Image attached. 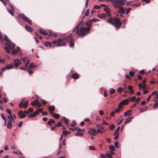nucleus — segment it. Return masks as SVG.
Here are the masks:
<instances>
[{"mask_svg":"<svg viewBox=\"0 0 158 158\" xmlns=\"http://www.w3.org/2000/svg\"><path fill=\"white\" fill-rule=\"evenodd\" d=\"M55 125L56 126V127H60L62 125V124L60 122H59L57 124H55Z\"/></svg>","mask_w":158,"mask_h":158,"instance_id":"obj_58","label":"nucleus"},{"mask_svg":"<svg viewBox=\"0 0 158 158\" xmlns=\"http://www.w3.org/2000/svg\"><path fill=\"white\" fill-rule=\"evenodd\" d=\"M130 121H131V120H130V119L129 118H127L125 119V124H126V123H128Z\"/></svg>","mask_w":158,"mask_h":158,"instance_id":"obj_50","label":"nucleus"},{"mask_svg":"<svg viewBox=\"0 0 158 158\" xmlns=\"http://www.w3.org/2000/svg\"><path fill=\"white\" fill-rule=\"evenodd\" d=\"M136 97L133 96L131 98H130V97H129L128 98L129 99V100L130 99V101L131 102H133L136 99Z\"/></svg>","mask_w":158,"mask_h":158,"instance_id":"obj_42","label":"nucleus"},{"mask_svg":"<svg viewBox=\"0 0 158 158\" xmlns=\"http://www.w3.org/2000/svg\"><path fill=\"white\" fill-rule=\"evenodd\" d=\"M123 107H121V106L119 104H118V108L116 109L115 110V112L116 113H118L120 110Z\"/></svg>","mask_w":158,"mask_h":158,"instance_id":"obj_30","label":"nucleus"},{"mask_svg":"<svg viewBox=\"0 0 158 158\" xmlns=\"http://www.w3.org/2000/svg\"><path fill=\"white\" fill-rule=\"evenodd\" d=\"M28 117L29 118H32L34 117V115L33 114V113L30 114H29L28 115Z\"/></svg>","mask_w":158,"mask_h":158,"instance_id":"obj_57","label":"nucleus"},{"mask_svg":"<svg viewBox=\"0 0 158 158\" xmlns=\"http://www.w3.org/2000/svg\"><path fill=\"white\" fill-rule=\"evenodd\" d=\"M110 91L111 94H112L115 92L116 91L115 89L113 88H111L109 90Z\"/></svg>","mask_w":158,"mask_h":158,"instance_id":"obj_36","label":"nucleus"},{"mask_svg":"<svg viewBox=\"0 0 158 158\" xmlns=\"http://www.w3.org/2000/svg\"><path fill=\"white\" fill-rule=\"evenodd\" d=\"M120 128V127L119 126L118 128L117 129L115 130L114 133V135H116V134H117L118 133V132L119 131Z\"/></svg>","mask_w":158,"mask_h":158,"instance_id":"obj_34","label":"nucleus"},{"mask_svg":"<svg viewBox=\"0 0 158 158\" xmlns=\"http://www.w3.org/2000/svg\"><path fill=\"white\" fill-rule=\"evenodd\" d=\"M106 16V14H102L101 16L99 17L101 18H102L105 17Z\"/></svg>","mask_w":158,"mask_h":158,"instance_id":"obj_55","label":"nucleus"},{"mask_svg":"<svg viewBox=\"0 0 158 158\" xmlns=\"http://www.w3.org/2000/svg\"><path fill=\"white\" fill-rule=\"evenodd\" d=\"M143 85L142 83H140L138 85V87L139 89H141L143 88Z\"/></svg>","mask_w":158,"mask_h":158,"instance_id":"obj_49","label":"nucleus"},{"mask_svg":"<svg viewBox=\"0 0 158 158\" xmlns=\"http://www.w3.org/2000/svg\"><path fill=\"white\" fill-rule=\"evenodd\" d=\"M31 105L34 106L35 105H39V103L37 100H35L33 102H32L31 103Z\"/></svg>","mask_w":158,"mask_h":158,"instance_id":"obj_27","label":"nucleus"},{"mask_svg":"<svg viewBox=\"0 0 158 158\" xmlns=\"http://www.w3.org/2000/svg\"><path fill=\"white\" fill-rule=\"evenodd\" d=\"M6 126L7 128L10 129L12 127V122L11 121L10 119V118H9V120L8 121L6 125Z\"/></svg>","mask_w":158,"mask_h":158,"instance_id":"obj_19","label":"nucleus"},{"mask_svg":"<svg viewBox=\"0 0 158 158\" xmlns=\"http://www.w3.org/2000/svg\"><path fill=\"white\" fill-rule=\"evenodd\" d=\"M94 8L95 9H99L101 8V6L98 5H95Z\"/></svg>","mask_w":158,"mask_h":158,"instance_id":"obj_64","label":"nucleus"},{"mask_svg":"<svg viewBox=\"0 0 158 158\" xmlns=\"http://www.w3.org/2000/svg\"><path fill=\"white\" fill-rule=\"evenodd\" d=\"M124 115L125 116H130L131 115V114L130 113L128 112V111L125 112L124 113Z\"/></svg>","mask_w":158,"mask_h":158,"instance_id":"obj_33","label":"nucleus"},{"mask_svg":"<svg viewBox=\"0 0 158 158\" xmlns=\"http://www.w3.org/2000/svg\"><path fill=\"white\" fill-rule=\"evenodd\" d=\"M76 122L75 121L73 120V121L72 123L71 124V127H74L76 126Z\"/></svg>","mask_w":158,"mask_h":158,"instance_id":"obj_38","label":"nucleus"},{"mask_svg":"<svg viewBox=\"0 0 158 158\" xmlns=\"http://www.w3.org/2000/svg\"><path fill=\"white\" fill-rule=\"evenodd\" d=\"M6 68L7 69H11L13 68V66L12 64H9L6 65Z\"/></svg>","mask_w":158,"mask_h":158,"instance_id":"obj_28","label":"nucleus"},{"mask_svg":"<svg viewBox=\"0 0 158 158\" xmlns=\"http://www.w3.org/2000/svg\"><path fill=\"white\" fill-rule=\"evenodd\" d=\"M82 21H81V22H80L79 23H78V24L76 26L75 28L73 30V31H72L73 33L76 30H77L79 28V26L82 23Z\"/></svg>","mask_w":158,"mask_h":158,"instance_id":"obj_24","label":"nucleus"},{"mask_svg":"<svg viewBox=\"0 0 158 158\" xmlns=\"http://www.w3.org/2000/svg\"><path fill=\"white\" fill-rule=\"evenodd\" d=\"M139 111L140 112H142L145 111V109H144V108H140L139 109Z\"/></svg>","mask_w":158,"mask_h":158,"instance_id":"obj_59","label":"nucleus"},{"mask_svg":"<svg viewBox=\"0 0 158 158\" xmlns=\"http://www.w3.org/2000/svg\"><path fill=\"white\" fill-rule=\"evenodd\" d=\"M48 108V110L50 111H52L55 110V107L54 105H52L51 106H49Z\"/></svg>","mask_w":158,"mask_h":158,"instance_id":"obj_23","label":"nucleus"},{"mask_svg":"<svg viewBox=\"0 0 158 158\" xmlns=\"http://www.w3.org/2000/svg\"><path fill=\"white\" fill-rule=\"evenodd\" d=\"M123 90V89L120 87H119L117 89V91L118 93H121Z\"/></svg>","mask_w":158,"mask_h":158,"instance_id":"obj_39","label":"nucleus"},{"mask_svg":"<svg viewBox=\"0 0 158 158\" xmlns=\"http://www.w3.org/2000/svg\"><path fill=\"white\" fill-rule=\"evenodd\" d=\"M6 111L10 115L11 114V110L10 109H7L6 110Z\"/></svg>","mask_w":158,"mask_h":158,"instance_id":"obj_41","label":"nucleus"},{"mask_svg":"<svg viewBox=\"0 0 158 158\" xmlns=\"http://www.w3.org/2000/svg\"><path fill=\"white\" fill-rule=\"evenodd\" d=\"M92 24V23L90 20H89V21L85 23V25L88 26H90Z\"/></svg>","mask_w":158,"mask_h":158,"instance_id":"obj_35","label":"nucleus"},{"mask_svg":"<svg viewBox=\"0 0 158 158\" xmlns=\"http://www.w3.org/2000/svg\"><path fill=\"white\" fill-rule=\"evenodd\" d=\"M109 148L112 151H114L115 150L114 147L113 145L110 146Z\"/></svg>","mask_w":158,"mask_h":158,"instance_id":"obj_40","label":"nucleus"},{"mask_svg":"<svg viewBox=\"0 0 158 158\" xmlns=\"http://www.w3.org/2000/svg\"><path fill=\"white\" fill-rule=\"evenodd\" d=\"M28 104V102L27 101H26L24 103L23 101H21L19 104V106L21 108H23L26 109L27 107Z\"/></svg>","mask_w":158,"mask_h":158,"instance_id":"obj_7","label":"nucleus"},{"mask_svg":"<svg viewBox=\"0 0 158 158\" xmlns=\"http://www.w3.org/2000/svg\"><path fill=\"white\" fill-rule=\"evenodd\" d=\"M89 14V9H88L85 12V15L86 16H88Z\"/></svg>","mask_w":158,"mask_h":158,"instance_id":"obj_52","label":"nucleus"},{"mask_svg":"<svg viewBox=\"0 0 158 158\" xmlns=\"http://www.w3.org/2000/svg\"><path fill=\"white\" fill-rule=\"evenodd\" d=\"M153 107L155 108H157L158 107V102H156L155 103Z\"/></svg>","mask_w":158,"mask_h":158,"instance_id":"obj_56","label":"nucleus"},{"mask_svg":"<svg viewBox=\"0 0 158 158\" xmlns=\"http://www.w3.org/2000/svg\"><path fill=\"white\" fill-rule=\"evenodd\" d=\"M33 114L34 115V117L36 116L37 115L39 114L38 111L36 110L33 113Z\"/></svg>","mask_w":158,"mask_h":158,"instance_id":"obj_51","label":"nucleus"},{"mask_svg":"<svg viewBox=\"0 0 158 158\" xmlns=\"http://www.w3.org/2000/svg\"><path fill=\"white\" fill-rule=\"evenodd\" d=\"M25 28L26 30L28 31L31 32L32 31H33L32 29V28L31 27H29L27 25H25Z\"/></svg>","mask_w":158,"mask_h":158,"instance_id":"obj_21","label":"nucleus"},{"mask_svg":"<svg viewBox=\"0 0 158 158\" xmlns=\"http://www.w3.org/2000/svg\"><path fill=\"white\" fill-rule=\"evenodd\" d=\"M34 63H32L31 64H30L29 66L27 65V66H25L27 67V69L29 70L31 69H33L34 67H36V66H35L34 65Z\"/></svg>","mask_w":158,"mask_h":158,"instance_id":"obj_17","label":"nucleus"},{"mask_svg":"<svg viewBox=\"0 0 158 158\" xmlns=\"http://www.w3.org/2000/svg\"><path fill=\"white\" fill-rule=\"evenodd\" d=\"M83 133L80 132H77L75 134V136L79 137H82L83 135Z\"/></svg>","mask_w":158,"mask_h":158,"instance_id":"obj_31","label":"nucleus"},{"mask_svg":"<svg viewBox=\"0 0 158 158\" xmlns=\"http://www.w3.org/2000/svg\"><path fill=\"white\" fill-rule=\"evenodd\" d=\"M64 39H59L57 40H53L52 42V44H57L55 46H52V47H58L65 46V43L64 42Z\"/></svg>","mask_w":158,"mask_h":158,"instance_id":"obj_4","label":"nucleus"},{"mask_svg":"<svg viewBox=\"0 0 158 158\" xmlns=\"http://www.w3.org/2000/svg\"><path fill=\"white\" fill-rule=\"evenodd\" d=\"M73 37V34L72 33L70 34L66 38L64 39H64V42L65 43V42L64 41L65 40H66V42H72L74 40V39L72 38Z\"/></svg>","mask_w":158,"mask_h":158,"instance_id":"obj_10","label":"nucleus"},{"mask_svg":"<svg viewBox=\"0 0 158 158\" xmlns=\"http://www.w3.org/2000/svg\"><path fill=\"white\" fill-rule=\"evenodd\" d=\"M114 146L116 148H119V145L118 144V143L117 142V141L114 143Z\"/></svg>","mask_w":158,"mask_h":158,"instance_id":"obj_44","label":"nucleus"},{"mask_svg":"<svg viewBox=\"0 0 158 158\" xmlns=\"http://www.w3.org/2000/svg\"><path fill=\"white\" fill-rule=\"evenodd\" d=\"M44 45L47 47H49L50 48L52 47L51 44L49 42H46L44 43Z\"/></svg>","mask_w":158,"mask_h":158,"instance_id":"obj_26","label":"nucleus"},{"mask_svg":"<svg viewBox=\"0 0 158 158\" xmlns=\"http://www.w3.org/2000/svg\"><path fill=\"white\" fill-rule=\"evenodd\" d=\"M18 115H19V118H25L26 116V115L24 113V111L23 112L22 110H20L18 113Z\"/></svg>","mask_w":158,"mask_h":158,"instance_id":"obj_13","label":"nucleus"},{"mask_svg":"<svg viewBox=\"0 0 158 158\" xmlns=\"http://www.w3.org/2000/svg\"><path fill=\"white\" fill-rule=\"evenodd\" d=\"M53 117L56 119H58L60 117V115L58 114H55Z\"/></svg>","mask_w":158,"mask_h":158,"instance_id":"obj_37","label":"nucleus"},{"mask_svg":"<svg viewBox=\"0 0 158 158\" xmlns=\"http://www.w3.org/2000/svg\"><path fill=\"white\" fill-rule=\"evenodd\" d=\"M33 111V109L31 107L29 108L27 110H24V113L26 114H28L32 112Z\"/></svg>","mask_w":158,"mask_h":158,"instance_id":"obj_20","label":"nucleus"},{"mask_svg":"<svg viewBox=\"0 0 158 158\" xmlns=\"http://www.w3.org/2000/svg\"><path fill=\"white\" fill-rule=\"evenodd\" d=\"M63 118L64 119V122L65 123H66V124H67L68 123H69V120L67 118H66L65 117H63Z\"/></svg>","mask_w":158,"mask_h":158,"instance_id":"obj_45","label":"nucleus"},{"mask_svg":"<svg viewBox=\"0 0 158 158\" xmlns=\"http://www.w3.org/2000/svg\"><path fill=\"white\" fill-rule=\"evenodd\" d=\"M35 35L36 36L40 39L41 40L42 39V37L39 35H38L37 33H35Z\"/></svg>","mask_w":158,"mask_h":158,"instance_id":"obj_60","label":"nucleus"},{"mask_svg":"<svg viewBox=\"0 0 158 158\" xmlns=\"http://www.w3.org/2000/svg\"><path fill=\"white\" fill-rule=\"evenodd\" d=\"M8 117L9 120V118H10V119L11 121V122L12 121L13 123H14V119L16 118L14 114L8 115Z\"/></svg>","mask_w":158,"mask_h":158,"instance_id":"obj_16","label":"nucleus"},{"mask_svg":"<svg viewBox=\"0 0 158 158\" xmlns=\"http://www.w3.org/2000/svg\"><path fill=\"white\" fill-rule=\"evenodd\" d=\"M129 74L131 76L133 77L135 73L132 71H130L129 72Z\"/></svg>","mask_w":158,"mask_h":158,"instance_id":"obj_53","label":"nucleus"},{"mask_svg":"<svg viewBox=\"0 0 158 158\" xmlns=\"http://www.w3.org/2000/svg\"><path fill=\"white\" fill-rule=\"evenodd\" d=\"M21 59L25 64V66H27V65H28L31 61V59L28 57L22 58Z\"/></svg>","mask_w":158,"mask_h":158,"instance_id":"obj_9","label":"nucleus"},{"mask_svg":"<svg viewBox=\"0 0 158 158\" xmlns=\"http://www.w3.org/2000/svg\"><path fill=\"white\" fill-rule=\"evenodd\" d=\"M119 133H117V134H116V135H115V136L114 138V140H116V139H117L118 138V137H119Z\"/></svg>","mask_w":158,"mask_h":158,"instance_id":"obj_48","label":"nucleus"},{"mask_svg":"<svg viewBox=\"0 0 158 158\" xmlns=\"http://www.w3.org/2000/svg\"><path fill=\"white\" fill-rule=\"evenodd\" d=\"M72 78L74 79H77L79 77L78 74L77 73H74L72 75Z\"/></svg>","mask_w":158,"mask_h":158,"instance_id":"obj_22","label":"nucleus"},{"mask_svg":"<svg viewBox=\"0 0 158 158\" xmlns=\"http://www.w3.org/2000/svg\"><path fill=\"white\" fill-rule=\"evenodd\" d=\"M119 11L122 14H124L125 13V9L123 8L122 7H120L119 9Z\"/></svg>","mask_w":158,"mask_h":158,"instance_id":"obj_25","label":"nucleus"},{"mask_svg":"<svg viewBox=\"0 0 158 158\" xmlns=\"http://www.w3.org/2000/svg\"><path fill=\"white\" fill-rule=\"evenodd\" d=\"M39 31L40 33L44 35H47L48 34V33L47 32L42 29H40L39 30Z\"/></svg>","mask_w":158,"mask_h":158,"instance_id":"obj_18","label":"nucleus"},{"mask_svg":"<svg viewBox=\"0 0 158 158\" xmlns=\"http://www.w3.org/2000/svg\"><path fill=\"white\" fill-rule=\"evenodd\" d=\"M38 111V113L39 112H41L43 111V109L42 108H40L36 110Z\"/></svg>","mask_w":158,"mask_h":158,"instance_id":"obj_61","label":"nucleus"},{"mask_svg":"<svg viewBox=\"0 0 158 158\" xmlns=\"http://www.w3.org/2000/svg\"><path fill=\"white\" fill-rule=\"evenodd\" d=\"M106 156L109 158H113L112 156L109 153H107L106 154Z\"/></svg>","mask_w":158,"mask_h":158,"instance_id":"obj_43","label":"nucleus"},{"mask_svg":"<svg viewBox=\"0 0 158 158\" xmlns=\"http://www.w3.org/2000/svg\"><path fill=\"white\" fill-rule=\"evenodd\" d=\"M19 15L22 18L24 21L27 22L30 24H31V21L27 17H26L23 14H19Z\"/></svg>","mask_w":158,"mask_h":158,"instance_id":"obj_8","label":"nucleus"},{"mask_svg":"<svg viewBox=\"0 0 158 158\" xmlns=\"http://www.w3.org/2000/svg\"><path fill=\"white\" fill-rule=\"evenodd\" d=\"M89 149L90 150H95V148L93 146H89Z\"/></svg>","mask_w":158,"mask_h":158,"instance_id":"obj_63","label":"nucleus"},{"mask_svg":"<svg viewBox=\"0 0 158 158\" xmlns=\"http://www.w3.org/2000/svg\"><path fill=\"white\" fill-rule=\"evenodd\" d=\"M129 102V99H126L123 100H122L119 104L120 105L121 107H123V105H127Z\"/></svg>","mask_w":158,"mask_h":158,"instance_id":"obj_11","label":"nucleus"},{"mask_svg":"<svg viewBox=\"0 0 158 158\" xmlns=\"http://www.w3.org/2000/svg\"><path fill=\"white\" fill-rule=\"evenodd\" d=\"M14 65L15 67H18L21 64V60L18 59H15L13 61Z\"/></svg>","mask_w":158,"mask_h":158,"instance_id":"obj_12","label":"nucleus"},{"mask_svg":"<svg viewBox=\"0 0 158 158\" xmlns=\"http://www.w3.org/2000/svg\"><path fill=\"white\" fill-rule=\"evenodd\" d=\"M90 30L89 27H81L79 29L76 30L74 34H78V35L84 37L90 32Z\"/></svg>","mask_w":158,"mask_h":158,"instance_id":"obj_2","label":"nucleus"},{"mask_svg":"<svg viewBox=\"0 0 158 158\" xmlns=\"http://www.w3.org/2000/svg\"><path fill=\"white\" fill-rule=\"evenodd\" d=\"M107 21L110 24L114 26L118 29L121 25V23L119 19L118 18H110L107 19Z\"/></svg>","mask_w":158,"mask_h":158,"instance_id":"obj_3","label":"nucleus"},{"mask_svg":"<svg viewBox=\"0 0 158 158\" xmlns=\"http://www.w3.org/2000/svg\"><path fill=\"white\" fill-rule=\"evenodd\" d=\"M126 1V0H114L113 2L114 7L115 8H119L121 5H123L124 4V1Z\"/></svg>","mask_w":158,"mask_h":158,"instance_id":"obj_6","label":"nucleus"},{"mask_svg":"<svg viewBox=\"0 0 158 158\" xmlns=\"http://www.w3.org/2000/svg\"><path fill=\"white\" fill-rule=\"evenodd\" d=\"M104 10L107 13L106 14L107 16L108 17L110 16V11L109 8L107 6H106L104 8Z\"/></svg>","mask_w":158,"mask_h":158,"instance_id":"obj_15","label":"nucleus"},{"mask_svg":"<svg viewBox=\"0 0 158 158\" xmlns=\"http://www.w3.org/2000/svg\"><path fill=\"white\" fill-rule=\"evenodd\" d=\"M1 1L2 2L4 6H6V4L8 3H9V5H10V7L11 8V9L9 10V9H7V10L8 11V12L10 13L13 16H14V8L10 4L9 1L8 0H1Z\"/></svg>","mask_w":158,"mask_h":158,"instance_id":"obj_5","label":"nucleus"},{"mask_svg":"<svg viewBox=\"0 0 158 158\" xmlns=\"http://www.w3.org/2000/svg\"><path fill=\"white\" fill-rule=\"evenodd\" d=\"M18 52V50L16 49H15L12 51V53L13 55H14L16 53Z\"/></svg>","mask_w":158,"mask_h":158,"instance_id":"obj_47","label":"nucleus"},{"mask_svg":"<svg viewBox=\"0 0 158 158\" xmlns=\"http://www.w3.org/2000/svg\"><path fill=\"white\" fill-rule=\"evenodd\" d=\"M127 88L129 90H130L133 89V87L131 85H128V86Z\"/></svg>","mask_w":158,"mask_h":158,"instance_id":"obj_54","label":"nucleus"},{"mask_svg":"<svg viewBox=\"0 0 158 158\" xmlns=\"http://www.w3.org/2000/svg\"><path fill=\"white\" fill-rule=\"evenodd\" d=\"M115 127V125L114 124H112L111 126H109V128L110 130H113Z\"/></svg>","mask_w":158,"mask_h":158,"instance_id":"obj_46","label":"nucleus"},{"mask_svg":"<svg viewBox=\"0 0 158 158\" xmlns=\"http://www.w3.org/2000/svg\"><path fill=\"white\" fill-rule=\"evenodd\" d=\"M88 133L92 135H95L97 134V131L96 130L92 128L89 131Z\"/></svg>","mask_w":158,"mask_h":158,"instance_id":"obj_14","label":"nucleus"},{"mask_svg":"<svg viewBox=\"0 0 158 158\" xmlns=\"http://www.w3.org/2000/svg\"><path fill=\"white\" fill-rule=\"evenodd\" d=\"M4 40L6 41V43L5 44L6 47L4 48V49L6 50L7 53H9L10 52L9 49H12L15 47V45L13 43L6 35H5L4 36Z\"/></svg>","mask_w":158,"mask_h":158,"instance_id":"obj_1","label":"nucleus"},{"mask_svg":"<svg viewBox=\"0 0 158 158\" xmlns=\"http://www.w3.org/2000/svg\"><path fill=\"white\" fill-rule=\"evenodd\" d=\"M70 133V131H67L65 130H64L63 131V134L64 135V137H65L67 135L69 134Z\"/></svg>","mask_w":158,"mask_h":158,"instance_id":"obj_32","label":"nucleus"},{"mask_svg":"<svg viewBox=\"0 0 158 158\" xmlns=\"http://www.w3.org/2000/svg\"><path fill=\"white\" fill-rule=\"evenodd\" d=\"M3 99L4 100V102H6L8 101V100L7 98H5L3 97Z\"/></svg>","mask_w":158,"mask_h":158,"instance_id":"obj_62","label":"nucleus"},{"mask_svg":"<svg viewBox=\"0 0 158 158\" xmlns=\"http://www.w3.org/2000/svg\"><path fill=\"white\" fill-rule=\"evenodd\" d=\"M1 117L3 119L4 121H5V126H6V119L5 117L4 116L3 114H1Z\"/></svg>","mask_w":158,"mask_h":158,"instance_id":"obj_29","label":"nucleus"}]
</instances>
